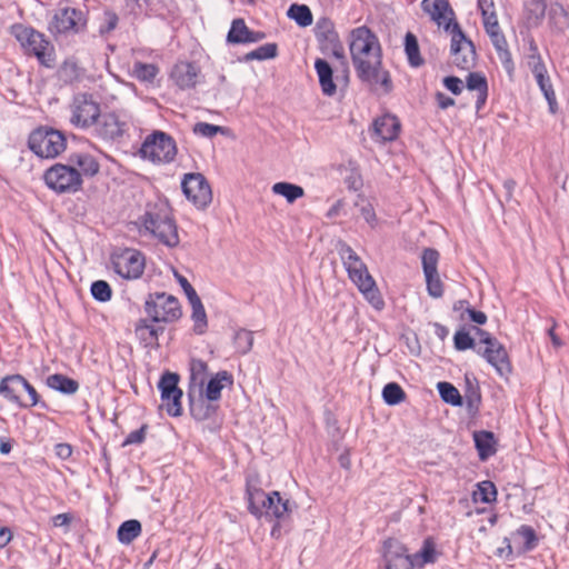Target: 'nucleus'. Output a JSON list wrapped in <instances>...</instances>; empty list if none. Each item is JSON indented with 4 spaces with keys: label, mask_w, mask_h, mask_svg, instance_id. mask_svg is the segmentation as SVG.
<instances>
[{
    "label": "nucleus",
    "mask_w": 569,
    "mask_h": 569,
    "mask_svg": "<svg viewBox=\"0 0 569 569\" xmlns=\"http://www.w3.org/2000/svg\"><path fill=\"white\" fill-rule=\"evenodd\" d=\"M118 21H119V18L114 11L106 10L104 11V21L99 27V33L100 34L110 33L111 31H113L117 28Z\"/></svg>",
    "instance_id": "obj_56"
},
{
    "label": "nucleus",
    "mask_w": 569,
    "mask_h": 569,
    "mask_svg": "<svg viewBox=\"0 0 569 569\" xmlns=\"http://www.w3.org/2000/svg\"><path fill=\"white\" fill-rule=\"evenodd\" d=\"M207 372V363L199 359H192L190 362V382H189V391H193L196 389L203 390L204 380Z\"/></svg>",
    "instance_id": "obj_36"
},
{
    "label": "nucleus",
    "mask_w": 569,
    "mask_h": 569,
    "mask_svg": "<svg viewBox=\"0 0 569 569\" xmlns=\"http://www.w3.org/2000/svg\"><path fill=\"white\" fill-rule=\"evenodd\" d=\"M383 401L389 406H396L406 399L402 388L396 382H389L382 390Z\"/></svg>",
    "instance_id": "obj_44"
},
{
    "label": "nucleus",
    "mask_w": 569,
    "mask_h": 569,
    "mask_svg": "<svg viewBox=\"0 0 569 569\" xmlns=\"http://www.w3.org/2000/svg\"><path fill=\"white\" fill-rule=\"evenodd\" d=\"M288 17L300 27H308L312 23V13L308 6L293 3L289 7Z\"/></svg>",
    "instance_id": "obj_39"
},
{
    "label": "nucleus",
    "mask_w": 569,
    "mask_h": 569,
    "mask_svg": "<svg viewBox=\"0 0 569 569\" xmlns=\"http://www.w3.org/2000/svg\"><path fill=\"white\" fill-rule=\"evenodd\" d=\"M476 448L481 460L496 453L495 436L490 431H478L473 435Z\"/></svg>",
    "instance_id": "obj_33"
},
{
    "label": "nucleus",
    "mask_w": 569,
    "mask_h": 569,
    "mask_svg": "<svg viewBox=\"0 0 569 569\" xmlns=\"http://www.w3.org/2000/svg\"><path fill=\"white\" fill-rule=\"evenodd\" d=\"M64 131L48 124H40L28 136L27 146L39 159H57L67 149Z\"/></svg>",
    "instance_id": "obj_5"
},
{
    "label": "nucleus",
    "mask_w": 569,
    "mask_h": 569,
    "mask_svg": "<svg viewBox=\"0 0 569 569\" xmlns=\"http://www.w3.org/2000/svg\"><path fill=\"white\" fill-rule=\"evenodd\" d=\"M482 356L500 376H508L511 372V363L501 342L491 341V346L486 347Z\"/></svg>",
    "instance_id": "obj_21"
},
{
    "label": "nucleus",
    "mask_w": 569,
    "mask_h": 569,
    "mask_svg": "<svg viewBox=\"0 0 569 569\" xmlns=\"http://www.w3.org/2000/svg\"><path fill=\"white\" fill-rule=\"evenodd\" d=\"M373 134L381 141L395 140L400 130V122L392 114L379 117L373 122Z\"/></svg>",
    "instance_id": "obj_24"
},
{
    "label": "nucleus",
    "mask_w": 569,
    "mask_h": 569,
    "mask_svg": "<svg viewBox=\"0 0 569 569\" xmlns=\"http://www.w3.org/2000/svg\"><path fill=\"white\" fill-rule=\"evenodd\" d=\"M177 153L174 139L164 131L153 130L142 141L138 154L143 160L153 163H168L173 160Z\"/></svg>",
    "instance_id": "obj_9"
},
{
    "label": "nucleus",
    "mask_w": 569,
    "mask_h": 569,
    "mask_svg": "<svg viewBox=\"0 0 569 569\" xmlns=\"http://www.w3.org/2000/svg\"><path fill=\"white\" fill-rule=\"evenodd\" d=\"M517 535L523 539L526 550L535 548L537 535L532 527L523 525L517 530Z\"/></svg>",
    "instance_id": "obj_54"
},
{
    "label": "nucleus",
    "mask_w": 569,
    "mask_h": 569,
    "mask_svg": "<svg viewBox=\"0 0 569 569\" xmlns=\"http://www.w3.org/2000/svg\"><path fill=\"white\" fill-rule=\"evenodd\" d=\"M190 307H191L190 319L193 323L192 332L197 336H202L208 330V317H207V312L203 307V303L201 301V302H198L194 305H190Z\"/></svg>",
    "instance_id": "obj_34"
},
{
    "label": "nucleus",
    "mask_w": 569,
    "mask_h": 569,
    "mask_svg": "<svg viewBox=\"0 0 569 569\" xmlns=\"http://www.w3.org/2000/svg\"><path fill=\"white\" fill-rule=\"evenodd\" d=\"M439 252L432 248H426L421 256L422 269L427 283V291L433 298L443 295V284L438 273Z\"/></svg>",
    "instance_id": "obj_17"
},
{
    "label": "nucleus",
    "mask_w": 569,
    "mask_h": 569,
    "mask_svg": "<svg viewBox=\"0 0 569 569\" xmlns=\"http://www.w3.org/2000/svg\"><path fill=\"white\" fill-rule=\"evenodd\" d=\"M465 400L470 410H477L481 401L479 386L471 381L468 376H466Z\"/></svg>",
    "instance_id": "obj_47"
},
{
    "label": "nucleus",
    "mask_w": 569,
    "mask_h": 569,
    "mask_svg": "<svg viewBox=\"0 0 569 569\" xmlns=\"http://www.w3.org/2000/svg\"><path fill=\"white\" fill-rule=\"evenodd\" d=\"M399 540L389 538L383 542L386 569H413V560Z\"/></svg>",
    "instance_id": "obj_19"
},
{
    "label": "nucleus",
    "mask_w": 569,
    "mask_h": 569,
    "mask_svg": "<svg viewBox=\"0 0 569 569\" xmlns=\"http://www.w3.org/2000/svg\"><path fill=\"white\" fill-rule=\"evenodd\" d=\"M267 496L268 495H266L261 489L252 488L250 486L247 487L248 509L250 513L258 518L262 516V508H266L267 506Z\"/></svg>",
    "instance_id": "obj_35"
},
{
    "label": "nucleus",
    "mask_w": 569,
    "mask_h": 569,
    "mask_svg": "<svg viewBox=\"0 0 569 569\" xmlns=\"http://www.w3.org/2000/svg\"><path fill=\"white\" fill-rule=\"evenodd\" d=\"M71 109L70 123L80 129L93 126L101 113L100 104L88 92L74 96Z\"/></svg>",
    "instance_id": "obj_14"
},
{
    "label": "nucleus",
    "mask_w": 569,
    "mask_h": 569,
    "mask_svg": "<svg viewBox=\"0 0 569 569\" xmlns=\"http://www.w3.org/2000/svg\"><path fill=\"white\" fill-rule=\"evenodd\" d=\"M161 405L159 410H166L170 417H178V372L164 370L157 383Z\"/></svg>",
    "instance_id": "obj_16"
},
{
    "label": "nucleus",
    "mask_w": 569,
    "mask_h": 569,
    "mask_svg": "<svg viewBox=\"0 0 569 569\" xmlns=\"http://www.w3.org/2000/svg\"><path fill=\"white\" fill-rule=\"evenodd\" d=\"M131 224L140 234H151L167 247L178 246V226L168 201L148 202L144 212Z\"/></svg>",
    "instance_id": "obj_3"
},
{
    "label": "nucleus",
    "mask_w": 569,
    "mask_h": 569,
    "mask_svg": "<svg viewBox=\"0 0 569 569\" xmlns=\"http://www.w3.org/2000/svg\"><path fill=\"white\" fill-rule=\"evenodd\" d=\"M73 448L70 443L60 442L54 446V453L61 460H67L71 457Z\"/></svg>",
    "instance_id": "obj_62"
},
{
    "label": "nucleus",
    "mask_w": 569,
    "mask_h": 569,
    "mask_svg": "<svg viewBox=\"0 0 569 569\" xmlns=\"http://www.w3.org/2000/svg\"><path fill=\"white\" fill-rule=\"evenodd\" d=\"M110 261L113 271L127 280L140 278L144 270V256L132 248L113 251Z\"/></svg>",
    "instance_id": "obj_13"
},
{
    "label": "nucleus",
    "mask_w": 569,
    "mask_h": 569,
    "mask_svg": "<svg viewBox=\"0 0 569 569\" xmlns=\"http://www.w3.org/2000/svg\"><path fill=\"white\" fill-rule=\"evenodd\" d=\"M233 345L238 352L246 355L253 346V332L247 329H239L233 336Z\"/></svg>",
    "instance_id": "obj_45"
},
{
    "label": "nucleus",
    "mask_w": 569,
    "mask_h": 569,
    "mask_svg": "<svg viewBox=\"0 0 569 569\" xmlns=\"http://www.w3.org/2000/svg\"><path fill=\"white\" fill-rule=\"evenodd\" d=\"M443 84L449 91H451L456 96L460 94L463 88L462 80L455 76L446 77L443 79Z\"/></svg>",
    "instance_id": "obj_60"
},
{
    "label": "nucleus",
    "mask_w": 569,
    "mask_h": 569,
    "mask_svg": "<svg viewBox=\"0 0 569 569\" xmlns=\"http://www.w3.org/2000/svg\"><path fill=\"white\" fill-rule=\"evenodd\" d=\"M180 288L182 289L184 296L187 297L189 305L201 302V299L198 296L196 289L188 281V279L182 276H180Z\"/></svg>",
    "instance_id": "obj_58"
},
{
    "label": "nucleus",
    "mask_w": 569,
    "mask_h": 569,
    "mask_svg": "<svg viewBox=\"0 0 569 569\" xmlns=\"http://www.w3.org/2000/svg\"><path fill=\"white\" fill-rule=\"evenodd\" d=\"M149 318H141L134 325V335L144 348H158L166 328L160 323L150 325Z\"/></svg>",
    "instance_id": "obj_20"
},
{
    "label": "nucleus",
    "mask_w": 569,
    "mask_h": 569,
    "mask_svg": "<svg viewBox=\"0 0 569 569\" xmlns=\"http://www.w3.org/2000/svg\"><path fill=\"white\" fill-rule=\"evenodd\" d=\"M422 10L432 21L451 34L450 53L453 63L461 70H469L476 62V48L455 20V12L448 0H422Z\"/></svg>",
    "instance_id": "obj_2"
},
{
    "label": "nucleus",
    "mask_w": 569,
    "mask_h": 569,
    "mask_svg": "<svg viewBox=\"0 0 569 569\" xmlns=\"http://www.w3.org/2000/svg\"><path fill=\"white\" fill-rule=\"evenodd\" d=\"M46 385L50 389L64 396H72L77 393L80 387L76 379L59 372L48 376Z\"/></svg>",
    "instance_id": "obj_26"
},
{
    "label": "nucleus",
    "mask_w": 569,
    "mask_h": 569,
    "mask_svg": "<svg viewBox=\"0 0 569 569\" xmlns=\"http://www.w3.org/2000/svg\"><path fill=\"white\" fill-rule=\"evenodd\" d=\"M232 385L233 376L227 370H221L210 378L206 387L203 386V396L209 402L218 401L222 389Z\"/></svg>",
    "instance_id": "obj_23"
},
{
    "label": "nucleus",
    "mask_w": 569,
    "mask_h": 569,
    "mask_svg": "<svg viewBox=\"0 0 569 569\" xmlns=\"http://www.w3.org/2000/svg\"><path fill=\"white\" fill-rule=\"evenodd\" d=\"M315 68L319 77V83L323 94L333 96L337 91V87L332 79L331 66L323 59H317Z\"/></svg>",
    "instance_id": "obj_31"
},
{
    "label": "nucleus",
    "mask_w": 569,
    "mask_h": 569,
    "mask_svg": "<svg viewBox=\"0 0 569 569\" xmlns=\"http://www.w3.org/2000/svg\"><path fill=\"white\" fill-rule=\"evenodd\" d=\"M497 490L491 481H482L478 485V490L475 492V500L483 503H489L496 500Z\"/></svg>",
    "instance_id": "obj_48"
},
{
    "label": "nucleus",
    "mask_w": 569,
    "mask_h": 569,
    "mask_svg": "<svg viewBox=\"0 0 569 569\" xmlns=\"http://www.w3.org/2000/svg\"><path fill=\"white\" fill-rule=\"evenodd\" d=\"M13 540V531L10 527H0V550L4 549Z\"/></svg>",
    "instance_id": "obj_63"
},
{
    "label": "nucleus",
    "mask_w": 569,
    "mask_h": 569,
    "mask_svg": "<svg viewBox=\"0 0 569 569\" xmlns=\"http://www.w3.org/2000/svg\"><path fill=\"white\" fill-rule=\"evenodd\" d=\"M148 425L143 423L139 429L131 431L121 443V447L141 445L146 440Z\"/></svg>",
    "instance_id": "obj_53"
},
{
    "label": "nucleus",
    "mask_w": 569,
    "mask_h": 569,
    "mask_svg": "<svg viewBox=\"0 0 569 569\" xmlns=\"http://www.w3.org/2000/svg\"><path fill=\"white\" fill-rule=\"evenodd\" d=\"M142 526L137 519H129L120 523L117 530L118 541L122 545H130L141 535Z\"/></svg>",
    "instance_id": "obj_32"
},
{
    "label": "nucleus",
    "mask_w": 569,
    "mask_h": 569,
    "mask_svg": "<svg viewBox=\"0 0 569 569\" xmlns=\"http://www.w3.org/2000/svg\"><path fill=\"white\" fill-rule=\"evenodd\" d=\"M266 516L274 517L278 520L286 519L291 512L290 502L288 499H282L278 491H272L266 497Z\"/></svg>",
    "instance_id": "obj_27"
},
{
    "label": "nucleus",
    "mask_w": 569,
    "mask_h": 569,
    "mask_svg": "<svg viewBox=\"0 0 569 569\" xmlns=\"http://www.w3.org/2000/svg\"><path fill=\"white\" fill-rule=\"evenodd\" d=\"M405 51L411 67H420L423 59L420 56L418 40L415 34L408 32L405 37Z\"/></svg>",
    "instance_id": "obj_38"
},
{
    "label": "nucleus",
    "mask_w": 569,
    "mask_h": 569,
    "mask_svg": "<svg viewBox=\"0 0 569 569\" xmlns=\"http://www.w3.org/2000/svg\"><path fill=\"white\" fill-rule=\"evenodd\" d=\"M224 131H226L224 127L216 126V124H211V123H207V122H197L193 126V132L196 134L207 137V138H212L217 133H224Z\"/></svg>",
    "instance_id": "obj_51"
},
{
    "label": "nucleus",
    "mask_w": 569,
    "mask_h": 569,
    "mask_svg": "<svg viewBox=\"0 0 569 569\" xmlns=\"http://www.w3.org/2000/svg\"><path fill=\"white\" fill-rule=\"evenodd\" d=\"M336 249L346 268L349 279L376 309L383 308L385 302L366 263L357 252L345 241H338Z\"/></svg>",
    "instance_id": "obj_4"
},
{
    "label": "nucleus",
    "mask_w": 569,
    "mask_h": 569,
    "mask_svg": "<svg viewBox=\"0 0 569 569\" xmlns=\"http://www.w3.org/2000/svg\"><path fill=\"white\" fill-rule=\"evenodd\" d=\"M94 126V134L103 141H119L124 132L127 123L120 121L114 112L100 113Z\"/></svg>",
    "instance_id": "obj_18"
},
{
    "label": "nucleus",
    "mask_w": 569,
    "mask_h": 569,
    "mask_svg": "<svg viewBox=\"0 0 569 569\" xmlns=\"http://www.w3.org/2000/svg\"><path fill=\"white\" fill-rule=\"evenodd\" d=\"M22 388L27 391V393L29 395L30 400H31L30 405H27L28 408L36 407V406H40L42 409L48 408L47 403L41 400L40 395L38 393L36 388L29 381H24V385L22 386Z\"/></svg>",
    "instance_id": "obj_59"
},
{
    "label": "nucleus",
    "mask_w": 569,
    "mask_h": 569,
    "mask_svg": "<svg viewBox=\"0 0 569 569\" xmlns=\"http://www.w3.org/2000/svg\"><path fill=\"white\" fill-rule=\"evenodd\" d=\"M178 299L166 292L149 293L144 302V311L152 323L173 322L178 317Z\"/></svg>",
    "instance_id": "obj_12"
},
{
    "label": "nucleus",
    "mask_w": 569,
    "mask_h": 569,
    "mask_svg": "<svg viewBox=\"0 0 569 569\" xmlns=\"http://www.w3.org/2000/svg\"><path fill=\"white\" fill-rule=\"evenodd\" d=\"M84 73V69L79 67L74 57L67 58L58 68L57 76L64 84L79 82Z\"/></svg>",
    "instance_id": "obj_28"
},
{
    "label": "nucleus",
    "mask_w": 569,
    "mask_h": 569,
    "mask_svg": "<svg viewBox=\"0 0 569 569\" xmlns=\"http://www.w3.org/2000/svg\"><path fill=\"white\" fill-rule=\"evenodd\" d=\"M10 33L21 44L22 48L30 51L39 63L48 69L56 66L54 47L46 36L32 27L22 23H13L10 27Z\"/></svg>",
    "instance_id": "obj_6"
},
{
    "label": "nucleus",
    "mask_w": 569,
    "mask_h": 569,
    "mask_svg": "<svg viewBox=\"0 0 569 569\" xmlns=\"http://www.w3.org/2000/svg\"><path fill=\"white\" fill-rule=\"evenodd\" d=\"M315 36L323 53L345 60V49L331 19L320 18L315 27Z\"/></svg>",
    "instance_id": "obj_15"
},
{
    "label": "nucleus",
    "mask_w": 569,
    "mask_h": 569,
    "mask_svg": "<svg viewBox=\"0 0 569 569\" xmlns=\"http://www.w3.org/2000/svg\"><path fill=\"white\" fill-rule=\"evenodd\" d=\"M453 341L457 350H467L475 346V340L466 331H457Z\"/></svg>",
    "instance_id": "obj_57"
},
{
    "label": "nucleus",
    "mask_w": 569,
    "mask_h": 569,
    "mask_svg": "<svg viewBox=\"0 0 569 569\" xmlns=\"http://www.w3.org/2000/svg\"><path fill=\"white\" fill-rule=\"evenodd\" d=\"M349 51L357 77L361 82L385 93L392 90L390 73L382 69V50L378 37L366 26L349 33Z\"/></svg>",
    "instance_id": "obj_1"
},
{
    "label": "nucleus",
    "mask_w": 569,
    "mask_h": 569,
    "mask_svg": "<svg viewBox=\"0 0 569 569\" xmlns=\"http://www.w3.org/2000/svg\"><path fill=\"white\" fill-rule=\"evenodd\" d=\"M180 188L187 198L198 210H204L212 202V190L206 179L200 172L184 173Z\"/></svg>",
    "instance_id": "obj_10"
},
{
    "label": "nucleus",
    "mask_w": 569,
    "mask_h": 569,
    "mask_svg": "<svg viewBox=\"0 0 569 569\" xmlns=\"http://www.w3.org/2000/svg\"><path fill=\"white\" fill-rule=\"evenodd\" d=\"M159 69L153 63L136 61L132 68V76L141 82H152L157 77Z\"/></svg>",
    "instance_id": "obj_40"
},
{
    "label": "nucleus",
    "mask_w": 569,
    "mask_h": 569,
    "mask_svg": "<svg viewBox=\"0 0 569 569\" xmlns=\"http://www.w3.org/2000/svg\"><path fill=\"white\" fill-rule=\"evenodd\" d=\"M535 77H536L539 88L543 92L545 98L550 97V92H555V91H553L552 84H551L550 79L547 76V73H539V74H536Z\"/></svg>",
    "instance_id": "obj_61"
},
{
    "label": "nucleus",
    "mask_w": 569,
    "mask_h": 569,
    "mask_svg": "<svg viewBox=\"0 0 569 569\" xmlns=\"http://www.w3.org/2000/svg\"><path fill=\"white\" fill-rule=\"evenodd\" d=\"M439 395L441 399L451 406H461L462 405V397L459 392V390L451 385L450 382H438L437 385Z\"/></svg>",
    "instance_id": "obj_43"
},
{
    "label": "nucleus",
    "mask_w": 569,
    "mask_h": 569,
    "mask_svg": "<svg viewBox=\"0 0 569 569\" xmlns=\"http://www.w3.org/2000/svg\"><path fill=\"white\" fill-rule=\"evenodd\" d=\"M186 68L184 74L180 77V88H192L197 83L200 70L192 63H187Z\"/></svg>",
    "instance_id": "obj_52"
},
{
    "label": "nucleus",
    "mask_w": 569,
    "mask_h": 569,
    "mask_svg": "<svg viewBox=\"0 0 569 569\" xmlns=\"http://www.w3.org/2000/svg\"><path fill=\"white\" fill-rule=\"evenodd\" d=\"M274 194L282 196L289 203H293L299 198L305 196V190L298 184L290 182H277L272 186Z\"/></svg>",
    "instance_id": "obj_37"
},
{
    "label": "nucleus",
    "mask_w": 569,
    "mask_h": 569,
    "mask_svg": "<svg viewBox=\"0 0 569 569\" xmlns=\"http://www.w3.org/2000/svg\"><path fill=\"white\" fill-rule=\"evenodd\" d=\"M24 381L28 380L20 373L3 377L0 381V395L20 408H28L27 403L21 401L20 397L14 393L13 388L10 386V383H19L23 386Z\"/></svg>",
    "instance_id": "obj_29"
},
{
    "label": "nucleus",
    "mask_w": 569,
    "mask_h": 569,
    "mask_svg": "<svg viewBox=\"0 0 569 569\" xmlns=\"http://www.w3.org/2000/svg\"><path fill=\"white\" fill-rule=\"evenodd\" d=\"M278 54V46L276 43H266L259 48L248 52L244 56L246 61L267 60L276 58Z\"/></svg>",
    "instance_id": "obj_46"
},
{
    "label": "nucleus",
    "mask_w": 569,
    "mask_h": 569,
    "mask_svg": "<svg viewBox=\"0 0 569 569\" xmlns=\"http://www.w3.org/2000/svg\"><path fill=\"white\" fill-rule=\"evenodd\" d=\"M87 12L71 7L59 8L49 21L51 34L80 33L87 28Z\"/></svg>",
    "instance_id": "obj_11"
},
{
    "label": "nucleus",
    "mask_w": 569,
    "mask_h": 569,
    "mask_svg": "<svg viewBox=\"0 0 569 569\" xmlns=\"http://www.w3.org/2000/svg\"><path fill=\"white\" fill-rule=\"evenodd\" d=\"M530 51L531 53L529 54L528 63L533 76L539 73H547L546 66L542 62L541 56L539 54L538 48L533 41L530 43Z\"/></svg>",
    "instance_id": "obj_49"
},
{
    "label": "nucleus",
    "mask_w": 569,
    "mask_h": 569,
    "mask_svg": "<svg viewBox=\"0 0 569 569\" xmlns=\"http://www.w3.org/2000/svg\"><path fill=\"white\" fill-rule=\"evenodd\" d=\"M72 166L78 168L80 178H93L100 172L98 159L89 152H72L67 159Z\"/></svg>",
    "instance_id": "obj_22"
},
{
    "label": "nucleus",
    "mask_w": 569,
    "mask_h": 569,
    "mask_svg": "<svg viewBox=\"0 0 569 569\" xmlns=\"http://www.w3.org/2000/svg\"><path fill=\"white\" fill-rule=\"evenodd\" d=\"M44 186L53 193L76 194L83 190V179L80 178L78 168L68 160L66 163L56 162L42 173Z\"/></svg>",
    "instance_id": "obj_7"
},
{
    "label": "nucleus",
    "mask_w": 569,
    "mask_h": 569,
    "mask_svg": "<svg viewBox=\"0 0 569 569\" xmlns=\"http://www.w3.org/2000/svg\"><path fill=\"white\" fill-rule=\"evenodd\" d=\"M547 4L545 0H529L527 3V11L529 19H533L535 22H539L545 17Z\"/></svg>",
    "instance_id": "obj_50"
},
{
    "label": "nucleus",
    "mask_w": 569,
    "mask_h": 569,
    "mask_svg": "<svg viewBox=\"0 0 569 569\" xmlns=\"http://www.w3.org/2000/svg\"><path fill=\"white\" fill-rule=\"evenodd\" d=\"M190 401V412L197 420H206L216 412V407L208 402L201 388L188 391Z\"/></svg>",
    "instance_id": "obj_25"
},
{
    "label": "nucleus",
    "mask_w": 569,
    "mask_h": 569,
    "mask_svg": "<svg viewBox=\"0 0 569 569\" xmlns=\"http://www.w3.org/2000/svg\"><path fill=\"white\" fill-rule=\"evenodd\" d=\"M435 553V543L431 539H426L421 550L415 555V558H421L422 563H432L436 560Z\"/></svg>",
    "instance_id": "obj_55"
},
{
    "label": "nucleus",
    "mask_w": 569,
    "mask_h": 569,
    "mask_svg": "<svg viewBox=\"0 0 569 569\" xmlns=\"http://www.w3.org/2000/svg\"><path fill=\"white\" fill-rule=\"evenodd\" d=\"M478 8L481 12L483 28L495 47L499 59L508 71L513 68L511 53L508 50V43L500 30L498 17L495 10L493 0H478Z\"/></svg>",
    "instance_id": "obj_8"
},
{
    "label": "nucleus",
    "mask_w": 569,
    "mask_h": 569,
    "mask_svg": "<svg viewBox=\"0 0 569 569\" xmlns=\"http://www.w3.org/2000/svg\"><path fill=\"white\" fill-rule=\"evenodd\" d=\"M90 293L97 302L106 303L111 300L113 291L108 281L94 280L90 284Z\"/></svg>",
    "instance_id": "obj_42"
},
{
    "label": "nucleus",
    "mask_w": 569,
    "mask_h": 569,
    "mask_svg": "<svg viewBox=\"0 0 569 569\" xmlns=\"http://www.w3.org/2000/svg\"><path fill=\"white\" fill-rule=\"evenodd\" d=\"M72 519L73 517L70 512L58 513L52 518V523L54 527H66L71 523Z\"/></svg>",
    "instance_id": "obj_64"
},
{
    "label": "nucleus",
    "mask_w": 569,
    "mask_h": 569,
    "mask_svg": "<svg viewBox=\"0 0 569 569\" xmlns=\"http://www.w3.org/2000/svg\"><path fill=\"white\" fill-rule=\"evenodd\" d=\"M467 89L477 91L476 108L480 110L488 97V82L486 77L480 72H470L467 77Z\"/></svg>",
    "instance_id": "obj_30"
},
{
    "label": "nucleus",
    "mask_w": 569,
    "mask_h": 569,
    "mask_svg": "<svg viewBox=\"0 0 569 569\" xmlns=\"http://www.w3.org/2000/svg\"><path fill=\"white\" fill-rule=\"evenodd\" d=\"M250 34V29L247 27L243 19H234L227 36L229 43H246L247 37Z\"/></svg>",
    "instance_id": "obj_41"
}]
</instances>
